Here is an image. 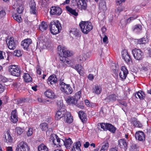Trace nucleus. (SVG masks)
<instances>
[{
  "label": "nucleus",
  "instance_id": "obj_35",
  "mask_svg": "<svg viewBox=\"0 0 151 151\" xmlns=\"http://www.w3.org/2000/svg\"><path fill=\"white\" fill-rule=\"evenodd\" d=\"M106 130H108L112 133H114L116 131V128L112 124L108 123Z\"/></svg>",
  "mask_w": 151,
  "mask_h": 151
},
{
  "label": "nucleus",
  "instance_id": "obj_4",
  "mask_svg": "<svg viewBox=\"0 0 151 151\" xmlns=\"http://www.w3.org/2000/svg\"><path fill=\"white\" fill-rule=\"evenodd\" d=\"M63 80H60L59 85L60 90L62 92L66 94H71L73 91L70 84H66L63 82Z\"/></svg>",
  "mask_w": 151,
  "mask_h": 151
},
{
  "label": "nucleus",
  "instance_id": "obj_52",
  "mask_svg": "<svg viewBox=\"0 0 151 151\" xmlns=\"http://www.w3.org/2000/svg\"><path fill=\"white\" fill-rule=\"evenodd\" d=\"M118 66H116L115 64L113 63L112 65L111 68L114 70V72L116 73L117 72L118 69Z\"/></svg>",
  "mask_w": 151,
  "mask_h": 151
},
{
  "label": "nucleus",
  "instance_id": "obj_1",
  "mask_svg": "<svg viewBox=\"0 0 151 151\" xmlns=\"http://www.w3.org/2000/svg\"><path fill=\"white\" fill-rule=\"evenodd\" d=\"M55 118L57 120L62 118L66 122L69 124L71 123L73 120V116L70 113L64 109H60L57 111Z\"/></svg>",
  "mask_w": 151,
  "mask_h": 151
},
{
  "label": "nucleus",
  "instance_id": "obj_37",
  "mask_svg": "<svg viewBox=\"0 0 151 151\" xmlns=\"http://www.w3.org/2000/svg\"><path fill=\"white\" fill-rule=\"evenodd\" d=\"M73 68L77 71L80 75H81L83 74L82 71L81 70L82 67L81 65L79 64L76 65L74 66Z\"/></svg>",
  "mask_w": 151,
  "mask_h": 151
},
{
  "label": "nucleus",
  "instance_id": "obj_59",
  "mask_svg": "<svg viewBox=\"0 0 151 151\" xmlns=\"http://www.w3.org/2000/svg\"><path fill=\"white\" fill-rule=\"evenodd\" d=\"M131 147L133 150H134L135 151V149H137L139 147V146L138 145L136 144H133L132 146Z\"/></svg>",
  "mask_w": 151,
  "mask_h": 151
},
{
  "label": "nucleus",
  "instance_id": "obj_42",
  "mask_svg": "<svg viewBox=\"0 0 151 151\" xmlns=\"http://www.w3.org/2000/svg\"><path fill=\"white\" fill-rule=\"evenodd\" d=\"M13 54L14 55L19 57L22 55V51L20 50H15L14 51Z\"/></svg>",
  "mask_w": 151,
  "mask_h": 151
},
{
  "label": "nucleus",
  "instance_id": "obj_21",
  "mask_svg": "<svg viewBox=\"0 0 151 151\" xmlns=\"http://www.w3.org/2000/svg\"><path fill=\"white\" fill-rule=\"evenodd\" d=\"M79 116L83 123L85 122L87 120L86 114L83 111H80L78 112Z\"/></svg>",
  "mask_w": 151,
  "mask_h": 151
},
{
  "label": "nucleus",
  "instance_id": "obj_43",
  "mask_svg": "<svg viewBox=\"0 0 151 151\" xmlns=\"http://www.w3.org/2000/svg\"><path fill=\"white\" fill-rule=\"evenodd\" d=\"M26 100L25 99L22 98L20 99L17 101V104L20 106L24 104L26 102Z\"/></svg>",
  "mask_w": 151,
  "mask_h": 151
},
{
  "label": "nucleus",
  "instance_id": "obj_3",
  "mask_svg": "<svg viewBox=\"0 0 151 151\" xmlns=\"http://www.w3.org/2000/svg\"><path fill=\"white\" fill-rule=\"evenodd\" d=\"M61 29V24L58 21L50 22V30L51 33L53 35H55L60 33Z\"/></svg>",
  "mask_w": 151,
  "mask_h": 151
},
{
  "label": "nucleus",
  "instance_id": "obj_30",
  "mask_svg": "<svg viewBox=\"0 0 151 151\" xmlns=\"http://www.w3.org/2000/svg\"><path fill=\"white\" fill-rule=\"evenodd\" d=\"M47 23L44 21H42L39 25V29L42 31H44L47 28Z\"/></svg>",
  "mask_w": 151,
  "mask_h": 151
},
{
  "label": "nucleus",
  "instance_id": "obj_23",
  "mask_svg": "<svg viewBox=\"0 0 151 151\" xmlns=\"http://www.w3.org/2000/svg\"><path fill=\"white\" fill-rule=\"evenodd\" d=\"M73 143L71 139L69 138L63 140V145H65L67 149H69Z\"/></svg>",
  "mask_w": 151,
  "mask_h": 151
},
{
  "label": "nucleus",
  "instance_id": "obj_64",
  "mask_svg": "<svg viewBox=\"0 0 151 151\" xmlns=\"http://www.w3.org/2000/svg\"><path fill=\"white\" fill-rule=\"evenodd\" d=\"M16 150L17 151H24V150H23V149L21 147H19V145H18V146L16 149Z\"/></svg>",
  "mask_w": 151,
  "mask_h": 151
},
{
  "label": "nucleus",
  "instance_id": "obj_49",
  "mask_svg": "<svg viewBox=\"0 0 151 151\" xmlns=\"http://www.w3.org/2000/svg\"><path fill=\"white\" fill-rule=\"evenodd\" d=\"M6 14V13L4 10H2L0 11V19L4 17Z\"/></svg>",
  "mask_w": 151,
  "mask_h": 151
},
{
  "label": "nucleus",
  "instance_id": "obj_9",
  "mask_svg": "<svg viewBox=\"0 0 151 151\" xmlns=\"http://www.w3.org/2000/svg\"><path fill=\"white\" fill-rule=\"evenodd\" d=\"M62 12V10L60 7L52 6L51 8L50 12L51 15L59 16L60 15Z\"/></svg>",
  "mask_w": 151,
  "mask_h": 151
},
{
  "label": "nucleus",
  "instance_id": "obj_19",
  "mask_svg": "<svg viewBox=\"0 0 151 151\" xmlns=\"http://www.w3.org/2000/svg\"><path fill=\"white\" fill-rule=\"evenodd\" d=\"M45 95L48 98L54 99L56 98V96L54 93L51 90L48 89L44 93Z\"/></svg>",
  "mask_w": 151,
  "mask_h": 151
},
{
  "label": "nucleus",
  "instance_id": "obj_54",
  "mask_svg": "<svg viewBox=\"0 0 151 151\" xmlns=\"http://www.w3.org/2000/svg\"><path fill=\"white\" fill-rule=\"evenodd\" d=\"M60 56V61H61L62 63H64L65 62V59L66 57H65L63 55H59Z\"/></svg>",
  "mask_w": 151,
  "mask_h": 151
},
{
  "label": "nucleus",
  "instance_id": "obj_61",
  "mask_svg": "<svg viewBox=\"0 0 151 151\" xmlns=\"http://www.w3.org/2000/svg\"><path fill=\"white\" fill-rule=\"evenodd\" d=\"M88 78L89 80L92 81L93 79L94 76L93 74H89Z\"/></svg>",
  "mask_w": 151,
  "mask_h": 151
},
{
  "label": "nucleus",
  "instance_id": "obj_38",
  "mask_svg": "<svg viewBox=\"0 0 151 151\" xmlns=\"http://www.w3.org/2000/svg\"><path fill=\"white\" fill-rule=\"evenodd\" d=\"M107 124L108 123H99L97 125V127L99 129L100 126L101 128L103 130H105L107 128Z\"/></svg>",
  "mask_w": 151,
  "mask_h": 151
},
{
  "label": "nucleus",
  "instance_id": "obj_56",
  "mask_svg": "<svg viewBox=\"0 0 151 151\" xmlns=\"http://www.w3.org/2000/svg\"><path fill=\"white\" fill-rule=\"evenodd\" d=\"M137 17V16L136 17H130L129 18H128L127 19V23H130L132 20H133L136 19Z\"/></svg>",
  "mask_w": 151,
  "mask_h": 151
},
{
  "label": "nucleus",
  "instance_id": "obj_14",
  "mask_svg": "<svg viewBox=\"0 0 151 151\" xmlns=\"http://www.w3.org/2000/svg\"><path fill=\"white\" fill-rule=\"evenodd\" d=\"M57 81L58 78L54 74H53L49 77L47 82L49 85H52L57 83Z\"/></svg>",
  "mask_w": 151,
  "mask_h": 151
},
{
  "label": "nucleus",
  "instance_id": "obj_11",
  "mask_svg": "<svg viewBox=\"0 0 151 151\" xmlns=\"http://www.w3.org/2000/svg\"><path fill=\"white\" fill-rule=\"evenodd\" d=\"M121 71L119 73V76L121 79L123 80L126 78L128 71L126 67L124 66L121 67Z\"/></svg>",
  "mask_w": 151,
  "mask_h": 151
},
{
  "label": "nucleus",
  "instance_id": "obj_29",
  "mask_svg": "<svg viewBox=\"0 0 151 151\" xmlns=\"http://www.w3.org/2000/svg\"><path fill=\"white\" fill-rule=\"evenodd\" d=\"M5 139L6 142L7 143L12 142V138L8 131H7L5 134Z\"/></svg>",
  "mask_w": 151,
  "mask_h": 151
},
{
  "label": "nucleus",
  "instance_id": "obj_20",
  "mask_svg": "<svg viewBox=\"0 0 151 151\" xmlns=\"http://www.w3.org/2000/svg\"><path fill=\"white\" fill-rule=\"evenodd\" d=\"M36 4L35 2L33 1H31V4L30 5V12L31 14L36 15L37 11L36 10Z\"/></svg>",
  "mask_w": 151,
  "mask_h": 151
},
{
  "label": "nucleus",
  "instance_id": "obj_40",
  "mask_svg": "<svg viewBox=\"0 0 151 151\" xmlns=\"http://www.w3.org/2000/svg\"><path fill=\"white\" fill-rule=\"evenodd\" d=\"M12 17L13 18L18 22L20 23L22 21V19L20 16H19L17 14H15L13 15Z\"/></svg>",
  "mask_w": 151,
  "mask_h": 151
},
{
  "label": "nucleus",
  "instance_id": "obj_48",
  "mask_svg": "<svg viewBox=\"0 0 151 151\" xmlns=\"http://www.w3.org/2000/svg\"><path fill=\"white\" fill-rule=\"evenodd\" d=\"M0 81L3 82H6L8 81V79L4 76L0 75Z\"/></svg>",
  "mask_w": 151,
  "mask_h": 151
},
{
  "label": "nucleus",
  "instance_id": "obj_25",
  "mask_svg": "<svg viewBox=\"0 0 151 151\" xmlns=\"http://www.w3.org/2000/svg\"><path fill=\"white\" fill-rule=\"evenodd\" d=\"M135 96L137 98H139L140 100H143L145 97V95L143 91H140L136 93Z\"/></svg>",
  "mask_w": 151,
  "mask_h": 151
},
{
  "label": "nucleus",
  "instance_id": "obj_22",
  "mask_svg": "<svg viewBox=\"0 0 151 151\" xmlns=\"http://www.w3.org/2000/svg\"><path fill=\"white\" fill-rule=\"evenodd\" d=\"M117 98V96L114 94H111L107 96L105 99L106 102H109L111 101L116 100Z\"/></svg>",
  "mask_w": 151,
  "mask_h": 151
},
{
  "label": "nucleus",
  "instance_id": "obj_53",
  "mask_svg": "<svg viewBox=\"0 0 151 151\" xmlns=\"http://www.w3.org/2000/svg\"><path fill=\"white\" fill-rule=\"evenodd\" d=\"M123 8L121 6L119 7L116 10V13L118 14H119L120 12L123 11Z\"/></svg>",
  "mask_w": 151,
  "mask_h": 151
},
{
  "label": "nucleus",
  "instance_id": "obj_32",
  "mask_svg": "<svg viewBox=\"0 0 151 151\" xmlns=\"http://www.w3.org/2000/svg\"><path fill=\"white\" fill-rule=\"evenodd\" d=\"M37 149L38 151H48L47 147L42 144L38 146Z\"/></svg>",
  "mask_w": 151,
  "mask_h": 151
},
{
  "label": "nucleus",
  "instance_id": "obj_63",
  "mask_svg": "<svg viewBox=\"0 0 151 151\" xmlns=\"http://www.w3.org/2000/svg\"><path fill=\"white\" fill-rule=\"evenodd\" d=\"M109 151H118V148L116 147H113L109 149Z\"/></svg>",
  "mask_w": 151,
  "mask_h": 151
},
{
  "label": "nucleus",
  "instance_id": "obj_27",
  "mask_svg": "<svg viewBox=\"0 0 151 151\" xmlns=\"http://www.w3.org/2000/svg\"><path fill=\"white\" fill-rule=\"evenodd\" d=\"M118 142L119 145L121 148H125L127 145V142L124 138L119 139Z\"/></svg>",
  "mask_w": 151,
  "mask_h": 151
},
{
  "label": "nucleus",
  "instance_id": "obj_57",
  "mask_svg": "<svg viewBox=\"0 0 151 151\" xmlns=\"http://www.w3.org/2000/svg\"><path fill=\"white\" fill-rule=\"evenodd\" d=\"M120 104L121 105H122L123 106L122 107V109L124 111V107H126V106H127V104L125 101H121L120 103Z\"/></svg>",
  "mask_w": 151,
  "mask_h": 151
},
{
  "label": "nucleus",
  "instance_id": "obj_34",
  "mask_svg": "<svg viewBox=\"0 0 151 151\" xmlns=\"http://www.w3.org/2000/svg\"><path fill=\"white\" fill-rule=\"evenodd\" d=\"M23 78L25 81L27 82H29L32 81V78L28 73H24L23 76Z\"/></svg>",
  "mask_w": 151,
  "mask_h": 151
},
{
  "label": "nucleus",
  "instance_id": "obj_33",
  "mask_svg": "<svg viewBox=\"0 0 151 151\" xmlns=\"http://www.w3.org/2000/svg\"><path fill=\"white\" fill-rule=\"evenodd\" d=\"M17 6V11L19 14L22 13L24 9V6L22 4L16 5Z\"/></svg>",
  "mask_w": 151,
  "mask_h": 151
},
{
  "label": "nucleus",
  "instance_id": "obj_24",
  "mask_svg": "<svg viewBox=\"0 0 151 151\" xmlns=\"http://www.w3.org/2000/svg\"><path fill=\"white\" fill-rule=\"evenodd\" d=\"M93 93L99 95L101 93L102 88L101 86L98 85H95L93 88Z\"/></svg>",
  "mask_w": 151,
  "mask_h": 151
},
{
  "label": "nucleus",
  "instance_id": "obj_41",
  "mask_svg": "<svg viewBox=\"0 0 151 151\" xmlns=\"http://www.w3.org/2000/svg\"><path fill=\"white\" fill-rule=\"evenodd\" d=\"M40 127L43 131H46L48 128V124L46 123H43L40 124Z\"/></svg>",
  "mask_w": 151,
  "mask_h": 151
},
{
  "label": "nucleus",
  "instance_id": "obj_36",
  "mask_svg": "<svg viewBox=\"0 0 151 151\" xmlns=\"http://www.w3.org/2000/svg\"><path fill=\"white\" fill-rule=\"evenodd\" d=\"M66 102L69 104H73L74 103L76 99L73 96H68L65 99Z\"/></svg>",
  "mask_w": 151,
  "mask_h": 151
},
{
  "label": "nucleus",
  "instance_id": "obj_6",
  "mask_svg": "<svg viewBox=\"0 0 151 151\" xmlns=\"http://www.w3.org/2000/svg\"><path fill=\"white\" fill-rule=\"evenodd\" d=\"M132 53L136 60H140L144 58V53L140 49H134L132 50Z\"/></svg>",
  "mask_w": 151,
  "mask_h": 151
},
{
  "label": "nucleus",
  "instance_id": "obj_50",
  "mask_svg": "<svg viewBox=\"0 0 151 151\" xmlns=\"http://www.w3.org/2000/svg\"><path fill=\"white\" fill-rule=\"evenodd\" d=\"M80 92H78L76 93L74 96L75 99H76V101H77L81 97V95H80Z\"/></svg>",
  "mask_w": 151,
  "mask_h": 151
},
{
  "label": "nucleus",
  "instance_id": "obj_26",
  "mask_svg": "<svg viewBox=\"0 0 151 151\" xmlns=\"http://www.w3.org/2000/svg\"><path fill=\"white\" fill-rule=\"evenodd\" d=\"M66 9L67 11L69 12L70 14L75 16H78V13L76 12L75 9H73L69 6H67L66 7Z\"/></svg>",
  "mask_w": 151,
  "mask_h": 151
},
{
  "label": "nucleus",
  "instance_id": "obj_46",
  "mask_svg": "<svg viewBox=\"0 0 151 151\" xmlns=\"http://www.w3.org/2000/svg\"><path fill=\"white\" fill-rule=\"evenodd\" d=\"M109 147V144L108 143H106L101 147L100 151H104L106 150Z\"/></svg>",
  "mask_w": 151,
  "mask_h": 151
},
{
  "label": "nucleus",
  "instance_id": "obj_60",
  "mask_svg": "<svg viewBox=\"0 0 151 151\" xmlns=\"http://www.w3.org/2000/svg\"><path fill=\"white\" fill-rule=\"evenodd\" d=\"M36 69V73L37 74L39 75H40L41 73V69L39 68H37Z\"/></svg>",
  "mask_w": 151,
  "mask_h": 151
},
{
  "label": "nucleus",
  "instance_id": "obj_15",
  "mask_svg": "<svg viewBox=\"0 0 151 151\" xmlns=\"http://www.w3.org/2000/svg\"><path fill=\"white\" fill-rule=\"evenodd\" d=\"M8 42L7 43V45L8 46V48L11 50H14L16 48V44L14 42V38L13 37H10L7 40H6V41Z\"/></svg>",
  "mask_w": 151,
  "mask_h": 151
},
{
  "label": "nucleus",
  "instance_id": "obj_39",
  "mask_svg": "<svg viewBox=\"0 0 151 151\" xmlns=\"http://www.w3.org/2000/svg\"><path fill=\"white\" fill-rule=\"evenodd\" d=\"M84 56V54H83L80 55L78 58V61L79 63H83L86 61V59Z\"/></svg>",
  "mask_w": 151,
  "mask_h": 151
},
{
  "label": "nucleus",
  "instance_id": "obj_55",
  "mask_svg": "<svg viewBox=\"0 0 151 151\" xmlns=\"http://www.w3.org/2000/svg\"><path fill=\"white\" fill-rule=\"evenodd\" d=\"M33 133V129L32 128H29L27 132V135L28 136H31Z\"/></svg>",
  "mask_w": 151,
  "mask_h": 151
},
{
  "label": "nucleus",
  "instance_id": "obj_17",
  "mask_svg": "<svg viewBox=\"0 0 151 151\" xmlns=\"http://www.w3.org/2000/svg\"><path fill=\"white\" fill-rule=\"evenodd\" d=\"M81 144V142L79 141L74 142L73 144L71 151H81L80 147Z\"/></svg>",
  "mask_w": 151,
  "mask_h": 151
},
{
  "label": "nucleus",
  "instance_id": "obj_16",
  "mask_svg": "<svg viewBox=\"0 0 151 151\" xmlns=\"http://www.w3.org/2000/svg\"><path fill=\"white\" fill-rule=\"evenodd\" d=\"M10 120L13 123H16L18 121V118L16 109H14L12 112Z\"/></svg>",
  "mask_w": 151,
  "mask_h": 151
},
{
  "label": "nucleus",
  "instance_id": "obj_51",
  "mask_svg": "<svg viewBox=\"0 0 151 151\" xmlns=\"http://www.w3.org/2000/svg\"><path fill=\"white\" fill-rule=\"evenodd\" d=\"M57 105L59 109H62V108L63 107V104L62 101H58L57 102Z\"/></svg>",
  "mask_w": 151,
  "mask_h": 151
},
{
  "label": "nucleus",
  "instance_id": "obj_5",
  "mask_svg": "<svg viewBox=\"0 0 151 151\" xmlns=\"http://www.w3.org/2000/svg\"><path fill=\"white\" fill-rule=\"evenodd\" d=\"M9 71L11 75L16 77H19L21 74L20 68L18 65H12L8 67Z\"/></svg>",
  "mask_w": 151,
  "mask_h": 151
},
{
  "label": "nucleus",
  "instance_id": "obj_10",
  "mask_svg": "<svg viewBox=\"0 0 151 151\" xmlns=\"http://www.w3.org/2000/svg\"><path fill=\"white\" fill-rule=\"evenodd\" d=\"M32 43V40L30 39L27 38L24 40L22 42L21 45L24 49L27 50L29 46Z\"/></svg>",
  "mask_w": 151,
  "mask_h": 151
},
{
  "label": "nucleus",
  "instance_id": "obj_58",
  "mask_svg": "<svg viewBox=\"0 0 151 151\" xmlns=\"http://www.w3.org/2000/svg\"><path fill=\"white\" fill-rule=\"evenodd\" d=\"M103 41L104 42L106 43H107L108 42V38L107 36L106 35L104 36V37L103 38Z\"/></svg>",
  "mask_w": 151,
  "mask_h": 151
},
{
  "label": "nucleus",
  "instance_id": "obj_2",
  "mask_svg": "<svg viewBox=\"0 0 151 151\" xmlns=\"http://www.w3.org/2000/svg\"><path fill=\"white\" fill-rule=\"evenodd\" d=\"M79 26L82 32L86 34H87L93 28L91 23L88 22L81 21L80 23Z\"/></svg>",
  "mask_w": 151,
  "mask_h": 151
},
{
  "label": "nucleus",
  "instance_id": "obj_45",
  "mask_svg": "<svg viewBox=\"0 0 151 151\" xmlns=\"http://www.w3.org/2000/svg\"><path fill=\"white\" fill-rule=\"evenodd\" d=\"M82 3H81V9L85 10L87 6V4L86 2V0H81Z\"/></svg>",
  "mask_w": 151,
  "mask_h": 151
},
{
  "label": "nucleus",
  "instance_id": "obj_31",
  "mask_svg": "<svg viewBox=\"0 0 151 151\" xmlns=\"http://www.w3.org/2000/svg\"><path fill=\"white\" fill-rule=\"evenodd\" d=\"M133 31L135 32H140L142 30V26L138 24L134 26L132 28Z\"/></svg>",
  "mask_w": 151,
  "mask_h": 151
},
{
  "label": "nucleus",
  "instance_id": "obj_13",
  "mask_svg": "<svg viewBox=\"0 0 151 151\" xmlns=\"http://www.w3.org/2000/svg\"><path fill=\"white\" fill-rule=\"evenodd\" d=\"M135 137L137 139L140 141H144L145 139L144 133L142 131H138L135 134Z\"/></svg>",
  "mask_w": 151,
  "mask_h": 151
},
{
  "label": "nucleus",
  "instance_id": "obj_47",
  "mask_svg": "<svg viewBox=\"0 0 151 151\" xmlns=\"http://www.w3.org/2000/svg\"><path fill=\"white\" fill-rule=\"evenodd\" d=\"M16 130L17 134L19 135H20L22 134L24 131V129L19 127L17 128Z\"/></svg>",
  "mask_w": 151,
  "mask_h": 151
},
{
  "label": "nucleus",
  "instance_id": "obj_8",
  "mask_svg": "<svg viewBox=\"0 0 151 151\" xmlns=\"http://www.w3.org/2000/svg\"><path fill=\"white\" fill-rule=\"evenodd\" d=\"M55 138L54 137H51V139L52 140V142L55 145H58L60 147L63 145V140L60 139L56 134L55 135Z\"/></svg>",
  "mask_w": 151,
  "mask_h": 151
},
{
  "label": "nucleus",
  "instance_id": "obj_44",
  "mask_svg": "<svg viewBox=\"0 0 151 151\" xmlns=\"http://www.w3.org/2000/svg\"><path fill=\"white\" fill-rule=\"evenodd\" d=\"M138 43L140 44H145L147 42V39L146 38H143L139 39L138 41Z\"/></svg>",
  "mask_w": 151,
  "mask_h": 151
},
{
  "label": "nucleus",
  "instance_id": "obj_62",
  "mask_svg": "<svg viewBox=\"0 0 151 151\" xmlns=\"http://www.w3.org/2000/svg\"><path fill=\"white\" fill-rule=\"evenodd\" d=\"M90 107H91L92 108H94L96 107L97 105L96 103H93L92 102H90Z\"/></svg>",
  "mask_w": 151,
  "mask_h": 151
},
{
  "label": "nucleus",
  "instance_id": "obj_12",
  "mask_svg": "<svg viewBox=\"0 0 151 151\" xmlns=\"http://www.w3.org/2000/svg\"><path fill=\"white\" fill-rule=\"evenodd\" d=\"M122 56L123 59L127 63H129L130 61L132 62V59L127 51L124 50L122 52Z\"/></svg>",
  "mask_w": 151,
  "mask_h": 151
},
{
  "label": "nucleus",
  "instance_id": "obj_28",
  "mask_svg": "<svg viewBox=\"0 0 151 151\" xmlns=\"http://www.w3.org/2000/svg\"><path fill=\"white\" fill-rule=\"evenodd\" d=\"M19 147L22 148L24 151H29V148L27 146V143L24 142H22L19 144Z\"/></svg>",
  "mask_w": 151,
  "mask_h": 151
},
{
  "label": "nucleus",
  "instance_id": "obj_18",
  "mask_svg": "<svg viewBox=\"0 0 151 151\" xmlns=\"http://www.w3.org/2000/svg\"><path fill=\"white\" fill-rule=\"evenodd\" d=\"M131 121L132 124L134 127L140 128L142 127V124L139 121H138L137 119L135 117L132 118L131 119Z\"/></svg>",
  "mask_w": 151,
  "mask_h": 151
},
{
  "label": "nucleus",
  "instance_id": "obj_7",
  "mask_svg": "<svg viewBox=\"0 0 151 151\" xmlns=\"http://www.w3.org/2000/svg\"><path fill=\"white\" fill-rule=\"evenodd\" d=\"M58 53L59 55H63L65 57L70 56L72 53L70 51L68 50L66 48L62 47L61 46H59L58 47Z\"/></svg>",
  "mask_w": 151,
  "mask_h": 151
}]
</instances>
